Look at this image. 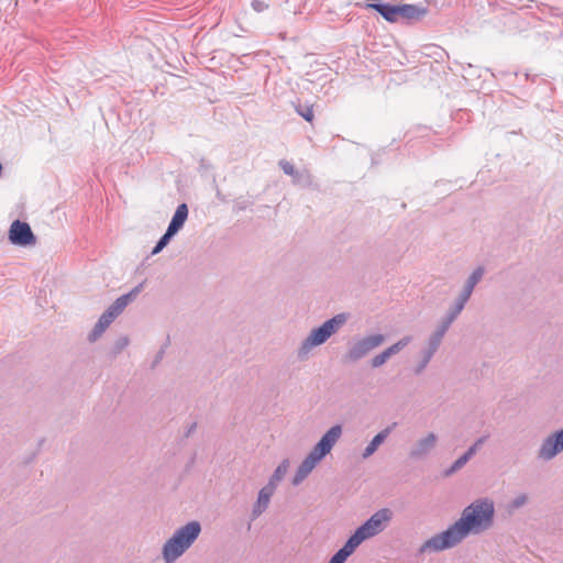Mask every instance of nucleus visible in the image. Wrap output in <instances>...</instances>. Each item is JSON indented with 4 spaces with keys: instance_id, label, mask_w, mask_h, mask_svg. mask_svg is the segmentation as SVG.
<instances>
[{
    "instance_id": "1",
    "label": "nucleus",
    "mask_w": 563,
    "mask_h": 563,
    "mask_svg": "<svg viewBox=\"0 0 563 563\" xmlns=\"http://www.w3.org/2000/svg\"><path fill=\"white\" fill-rule=\"evenodd\" d=\"M495 504L490 498H478L466 506L459 520L446 530L432 536L420 548L421 553L451 549L468 534H481L494 526Z\"/></svg>"
},
{
    "instance_id": "2",
    "label": "nucleus",
    "mask_w": 563,
    "mask_h": 563,
    "mask_svg": "<svg viewBox=\"0 0 563 563\" xmlns=\"http://www.w3.org/2000/svg\"><path fill=\"white\" fill-rule=\"evenodd\" d=\"M342 433V426L334 424L321 437L296 470L291 479L294 486L300 485L311 474L317 465L332 451Z\"/></svg>"
},
{
    "instance_id": "3",
    "label": "nucleus",
    "mask_w": 563,
    "mask_h": 563,
    "mask_svg": "<svg viewBox=\"0 0 563 563\" xmlns=\"http://www.w3.org/2000/svg\"><path fill=\"white\" fill-rule=\"evenodd\" d=\"M201 533V525L197 520L188 521L177 528L173 536L162 547V558L165 563H175L196 542Z\"/></svg>"
},
{
    "instance_id": "4",
    "label": "nucleus",
    "mask_w": 563,
    "mask_h": 563,
    "mask_svg": "<svg viewBox=\"0 0 563 563\" xmlns=\"http://www.w3.org/2000/svg\"><path fill=\"white\" fill-rule=\"evenodd\" d=\"M347 313H338L324 321L320 327L311 330L309 335L301 342L297 351L299 360L308 357L310 351L325 343L333 334H335L347 321Z\"/></svg>"
},
{
    "instance_id": "5",
    "label": "nucleus",
    "mask_w": 563,
    "mask_h": 563,
    "mask_svg": "<svg viewBox=\"0 0 563 563\" xmlns=\"http://www.w3.org/2000/svg\"><path fill=\"white\" fill-rule=\"evenodd\" d=\"M143 284L135 286L131 291L118 297L112 305L100 316L93 329L88 335L90 342H96L106 329L117 319L125 307L140 294Z\"/></svg>"
},
{
    "instance_id": "6",
    "label": "nucleus",
    "mask_w": 563,
    "mask_h": 563,
    "mask_svg": "<svg viewBox=\"0 0 563 563\" xmlns=\"http://www.w3.org/2000/svg\"><path fill=\"white\" fill-rule=\"evenodd\" d=\"M384 342L385 335L382 333H372L354 339L349 343L344 358L349 363H356L379 347Z\"/></svg>"
},
{
    "instance_id": "7",
    "label": "nucleus",
    "mask_w": 563,
    "mask_h": 563,
    "mask_svg": "<svg viewBox=\"0 0 563 563\" xmlns=\"http://www.w3.org/2000/svg\"><path fill=\"white\" fill-rule=\"evenodd\" d=\"M393 510L389 508H380L375 511L363 525L356 530L367 540L382 533L393 520Z\"/></svg>"
},
{
    "instance_id": "8",
    "label": "nucleus",
    "mask_w": 563,
    "mask_h": 563,
    "mask_svg": "<svg viewBox=\"0 0 563 563\" xmlns=\"http://www.w3.org/2000/svg\"><path fill=\"white\" fill-rule=\"evenodd\" d=\"M563 452V428L549 434L538 449V459L544 462L553 460Z\"/></svg>"
},
{
    "instance_id": "9",
    "label": "nucleus",
    "mask_w": 563,
    "mask_h": 563,
    "mask_svg": "<svg viewBox=\"0 0 563 563\" xmlns=\"http://www.w3.org/2000/svg\"><path fill=\"white\" fill-rule=\"evenodd\" d=\"M9 241L13 245L29 246L35 245L36 238L29 223L14 220L9 229Z\"/></svg>"
},
{
    "instance_id": "10",
    "label": "nucleus",
    "mask_w": 563,
    "mask_h": 563,
    "mask_svg": "<svg viewBox=\"0 0 563 563\" xmlns=\"http://www.w3.org/2000/svg\"><path fill=\"white\" fill-rule=\"evenodd\" d=\"M438 435L434 432H428L419 438L409 450V457L415 461L427 459L438 444Z\"/></svg>"
},
{
    "instance_id": "11",
    "label": "nucleus",
    "mask_w": 563,
    "mask_h": 563,
    "mask_svg": "<svg viewBox=\"0 0 563 563\" xmlns=\"http://www.w3.org/2000/svg\"><path fill=\"white\" fill-rule=\"evenodd\" d=\"M275 494V490L267 485L262 487L258 492L257 499L252 508V518H258L269 506L271 498Z\"/></svg>"
},
{
    "instance_id": "12",
    "label": "nucleus",
    "mask_w": 563,
    "mask_h": 563,
    "mask_svg": "<svg viewBox=\"0 0 563 563\" xmlns=\"http://www.w3.org/2000/svg\"><path fill=\"white\" fill-rule=\"evenodd\" d=\"M364 541L365 539L361 536V532L355 530L345 544L335 554L345 562L355 549Z\"/></svg>"
},
{
    "instance_id": "13",
    "label": "nucleus",
    "mask_w": 563,
    "mask_h": 563,
    "mask_svg": "<svg viewBox=\"0 0 563 563\" xmlns=\"http://www.w3.org/2000/svg\"><path fill=\"white\" fill-rule=\"evenodd\" d=\"M391 429L393 427H387L385 428L384 430H382L380 432H378L372 440L371 442L366 445V448L364 449L363 453H362V457L363 459H368L369 456H372L378 449V446L386 440V438L389 435V433L391 432Z\"/></svg>"
},
{
    "instance_id": "14",
    "label": "nucleus",
    "mask_w": 563,
    "mask_h": 563,
    "mask_svg": "<svg viewBox=\"0 0 563 563\" xmlns=\"http://www.w3.org/2000/svg\"><path fill=\"white\" fill-rule=\"evenodd\" d=\"M450 328L439 322L434 331L429 335L427 340V347L437 352L444 339L445 333Z\"/></svg>"
},
{
    "instance_id": "15",
    "label": "nucleus",
    "mask_w": 563,
    "mask_h": 563,
    "mask_svg": "<svg viewBox=\"0 0 563 563\" xmlns=\"http://www.w3.org/2000/svg\"><path fill=\"white\" fill-rule=\"evenodd\" d=\"M366 7L377 11L386 21L397 22V5L389 3H367Z\"/></svg>"
},
{
    "instance_id": "16",
    "label": "nucleus",
    "mask_w": 563,
    "mask_h": 563,
    "mask_svg": "<svg viewBox=\"0 0 563 563\" xmlns=\"http://www.w3.org/2000/svg\"><path fill=\"white\" fill-rule=\"evenodd\" d=\"M188 218V207L186 203H180L168 224V228L177 232L184 227Z\"/></svg>"
},
{
    "instance_id": "17",
    "label": "nucleus",
    "mask_w": 563,
    "mask_h": 563,
    "mask_svg": "<svg viewBox=\"0 0 563 563\" xmlns=\"http://www.w3.org/2000/svg\"><path fill=\"white\" fill-rule=\"evenodd\" d=\"M426 10L413 4L397 5V20L399 18L411 20L424 15Z\"/></svg>"
},
{
    "instance_id": "18",
    "label": "nucleus",
    "mask_w": 563,
    "mask_h": 563,
    "mask_svg": "<svg viewBox=\"0 0 563 563\" xmlns=\"http://www.w3.org/2000/svg\"><path fill=\"white\" fill-rule=\"evenodd\" d=\"M288 468H289V461L287 459L283 460L278 464V466L275 468L274 473L269 477V479H268L266 485L268 487L273 488L274 490H276L278 484L283 481V478L287 474Z\"/></svg>"
},
{
    "instance_id": "19",
    "label": "nucleus",
    "mask_w": 563,
    "mask_h": 563,
    "mask_svg": "<svg viewBox=\"0 0 563 563\" xmlns=\"http://www.w3.org/2000/svg\"><path fill=\"white\" fill-rule=\"evenodd\" d=\"M437 352L428 349L427 346H424L421 351H420V358L419 361L417 362L415 368H413V372L416 375H420L421 373L424 372V369L427 368V366L429 365V363L431 362L432 357L434 356Z\"/></svg>"
},
{
    "instance_id": "20",
    "label": "nucleus",
    "mask_w": 563,
    "mask_h": 563,
    "mask_svg": "<svg viewBox=\"0 0 563 563\" xmlns=\"http://www.w3.org/2000/svg\"><path fill=\"white\" fill-rule=\"evenodd\" d=\"M462 311L463 308L453 302V305L449 308L445 316L440 320V322L450 328Z\"/></svg>"
},
{
    "instance_id": "21",
    "label": "nucleus",
    "mask_w": 563,
    "mask_h": 563,
    "mask_svg": "<svg viewBox=\"0 0 563 563\" xmlns=\"http://www.w3.org/2000/svg\"><path fill=\"white\" fill-rule=\"evenodd\" d=\"M292 183L295 185L309 187L312 185V176L308 169L298 170L292 177Z\"/></svg>"
},
{
    "instance_id": "22",
    "label": "nucleus",
    "mask_w": 563,
    "mask_h": 563,
    "mask_svg": "<svg viewBox=\"0 0 563 563\" xmlns=\"http://www.w3.org/2000/svg\"><path fill=\"white\" fill-rule=\"evenodd\" d=\"M411 340L412 338L410 335H406L385 350L391 357L393 355L399 353L402 349H405L411 342Z\"/></svg>"
},
{
    "instance_id": "23",
    "label": "nucleus",
    "mask_w": 563,
    "mask_h": 563,
    "mask_svg": "<svg viewBox=\"0 0 563 563\" xmlns=\"http://www.w3.org/2000/svg\"><path fill=\"white\" fill-rule=\"evenodd\" d=\"M529 498L528 495L525 493H520L517 496H515L510 503L508 504V510L515 511L527 505Z\"/></svg>"
},
{
    "instance_id": "24",
    "label": "nucleus",
    "mask_w": 563,
    "mask_h": 563,
    "mask_svg": "<svg viewBox=\"0 0 563 563\" xmlns=\"http://www.w3.org/2000/svg\"><path fill=\"white\" fill-rule=\"evenodd\" d=\"M472 457L464 453L461 455L448 470H445V476H450L461 470Z\"/></svg>"
},
{
    "instance_id": "25",
    "label": "nucleus",
    "mask_w": 563,
    "mask_h": 563,
    "mask_svg": "<svg viewBox=\"0 0 563 563\" xmlns=\"http://www.w3.org/2000/svg\"><path fill=\"white\" fill-rule=\"evenodd\" d=\"M484 273L485 271L483 267L475 268L472 272V274L467 277L465 284L474 289L476 285L482 280Z\"/></svg>"
},
{
    "instance_id": "26",
    "label": "nucleus",
    "mask_w": 563,
    "mask_h": 563,
    "mask_svg": "<svg viewBox=\"0 0 563 563\" xmlns=\"http://www.w3.org/2000/svg\"><path fill=\"white\" fill-rule=\"evenodd\" d=\"M389 358H390L389 354L387 353L386 350H384L383 352H380L379 354L375 355L371 360V366L373 368H378V367L383 366Z\"/></svg>"
},
{
    "instance_id": "27",
    "label": "nucleus",
    "mask_w": 563,
    "mask_h": 563,
    "mask_svg": "<svg viewBox=\"0 0 563 563\" xmlns=\"http://www.w3.org/2000/svg\"><path fill=\"white\" fill-rule=\"evenodd\" d=\"M278 165H279V167L282 168V170H283L286 175H288V176L294 177V176L296 175V173L298 172V170L294 167V165H292L290 162L286 161V159H282V161H279Z\"/></svg>"
},
{
    "instance_id": "28",
    "label": "nucleus",
    "mask_w": 563,
    "mask_h": 563,
    "mask_svg": "<svg viewBox=\"0 0 563 563\" xmlns=\"http://www.w3.org/2000/svg\"><path fill=\"white\" fill-rule=\"evenodd\" d=\"M130 341H129V338L128 336H121L119 338L115 343H114V346H113V353L114 354H119L121 353L128 345H129Z\"/></svg>"
},
{
    "instance_id": "29",
    "label": "nucleus",
    "mask_w": 563,
    "mask_h": 563,
    "mask_svg": "<svg viewBox=\"0 0 563 563\" xmlns=\"http://www.w3.org/2000/svg\"><path fill=\"white\" fill-rule=\"evenodd\" d=\"M486 437H481L479 439H477L468 449L465 453H467V455L470 457H473L477 450L484 444V442L486 441Z\"/></svg>"
},
{
    "instance_id": "30",
    "label": "nucleus",
    "mask_w": 563,
    "mask_h": 563,
    "mask_svg": "<svg viewBox=\"0 0 563 563\" xmlns=\"http://www.w3.org/2000/svg\"><path fill=\"white\" fill-rule=\"evenodd\" d=\"M297 113L308 122H311L313 119V111L311 107H299L297 108Z\"/></svg>"
},
{
    "instance_id": "31",
    "label": "nucleus",
    "mask_w": 563,
    "mask_h": 563,
    "mask_svg": "<svg viewBox=\"0 0 563 563\" xmlns=\"http://www.w3.org/2000/svg\"><path fill=\"white\" fill-rule=\"evenodd\" d=\"M251 5L256 12H263L268 7L263 0H252Z\"/></svg>"
},
{
    "instance_id": "32",
    "label": "nucleus",
    "mask_w": 563,
    "mask_h": 563,
    "mask_svg": "<svg viewBox=\"0 0 563 563\" xmlns=\"http://www.w3.org/2000/svg\"><path fill=\"white\" fill-rule=\"evenodd\" d=\"M168 243L167 242H164V240L161 238L158 240V242L156 243V245L154 246V249L152 250L151 254L152 255H156L158 254L159 252L163 251V249L167 245Z\"/></svg>"
},
{
    "instance_id": "33",
    "label": "nucleus",
    "mask_w": 563,
    "mask_h": 563,
    "mask_svg": "<svg viewBox=\"0 0 563 563\" xmlns=\"http://www.w3.org/2000/svg\"><path fill=\"white\" fill-rule=\"evenodd\" d=\"M468 300H470V298L459 294V296L454 300V303H456L457 306H461L464 309L465 305L467 303Z\"/></svg>"
},
{
    "instance_id": "34",
    "label": "nucleus",
    "mask_w": 563,
    "mask_h": 563,
    "mask_svg": "<svg viewBox=\"0 0 563 563\" xmlns=\"http://www.w3.org/2000/svg\"><path fill=\"white\" fill-rule=\"evenodd\" d=\"M468 300H470V298L459 294V296L454 300V303H456L457 306H461L464 309L465 305L467 303Z\"/></svg>"
},
{
    "instance_id": "35",
    "label": "nucleus",
    "mask_w": 563,
    "mask_h": 563,
    "mask_svg": "<svg viewBox=\"0 0 563 563\" xmlns=\"http://www.w3.org/2000/svg\"><path fill=\"white\" fill-rule=\"evenodd\" d=\"M176 234H177V232H175V231H173L172 229L167 228L166 232H165L161 238L164 240V242L169 243V241L172 240V238H173L174 235H176Z\"/></svg>"
},
{
    "instance_id": "36",
    "label": "nucleus",
    "mask_w": 563,
    "mask_h": 563,
    "mask_svg": "<svg viewBox=\"0 0 563 563\" xmlns=\"http://www.w3.org/2000/svg\"><path fill=\"white\" fill-rule=\"evenodd\" d=\"M474 289L472 287H468L466 284H464L463 289L461 290V295L471 298Z\"/></svg>"
},
{
    "instance_id": "37",
    "label": "nucleus",
    "mask_w": 563,
    "mask_h": 563,
    "mask_svg": "<svg viewBox=\"0 0 563 563\" xmlns=\"http://www.w3.org/2000/svg\"><path fill=\"white\" fill-rule=\"evenodd\" d=\"M328 563H344V561L334 554Z\"/></svg>"
}]
</instances>
